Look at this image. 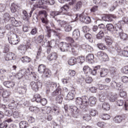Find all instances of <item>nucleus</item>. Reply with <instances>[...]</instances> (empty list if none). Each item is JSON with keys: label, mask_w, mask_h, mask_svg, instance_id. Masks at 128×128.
I'll return each instance as SVG.
<instances>
[{"label": "nucleus", "mask_w": 128, "mask_h": 128, "mask_svg": "<svg viewBox=\"0 0 128 128\" xmlns=\"http://www.w3.org/2000/svg\"><path fill=\"white\" fill-rule=\"evenodd\" d=\"M66 40L68 42L66 43V42H61L60 44V50L61 52H72L74 56H78V48L79 44L78 42H76L72 37H66Z\"/></svg>", "instance_id": "1"}, {"label": "nucleus", "mask_w": 128, "mask_h": 128, "mask_svg": "<svg viewBox=\"0 0 128 128\" xmlns=\"http://www.w3.org/2000/svg\"><path fill=\"white\" fill-rule=\"evenodd\" d=\"M76 103L79 108L84 110L86 112L88 106H90V98L86 96H82V98H78L76 99Z\"/></svg>", "instance_id": "2"}, {"label": "nucleus", "mask_w": 128, "mask_h": 128, "mask_svg": "<svg viewBox=\"0 0 128 128\" xmlns=\"http://www.w3.org/2000/svg\"><path fill=\"white\" fill-rule=\"evenodd\" d=\"M70 8V6L68 4H65L60 8L59 11H52L50 12V16L53 18H54L56 16H60V14H66V16H70V14L66 12L65 13L64 12H68Z\"/></svg>", "instance_id": "3"}, {"label": "nucleus", "mask_w": 128, "mask_h": 128, "mask_svg": "<svg viewBox=\"0 0 128 128\" xmlns=\"http://www.w3.org/2000/svg\"><path fill=\"white\" fill-rule=\"evenodd\" d=\"M3 20L5 22H8L11 20L12 24L14 26H22V22L16 20L15 18L10 17V15L8 13H4L3 15Z\"/></svg>", "instance_id": "4"}, {"label": "nucleus", "mask_w": 128, "mask_h": 128, "mask_svg": "<svg viewBox=\"0 0 128 128\" xmlns=\"http://www.w3.org/2000/svg\"><path fill=\"white\" fill-rule=\"evenodd\" d=\"M38 16H40V20L42 24H48V12L44 10H40L38 12Z\"/></svg>", "instance_id": "5"}, {"label": "nucleus", "mask_w": 128, "mask_h": 128, "mask_svg": "<svg viewBox=\"0 0 128 128\" xmlns=\"http://www.w3.org/2000/svg\"><path fill=\"white\" fill-rule=\"evenodd\" d=\"M57 22H58V24L60 26L61 28H64V30L66 32H68L72 30V26L70 24H68V22L64 20H57Z\"/></svg>", "instance_id": "6"}, {"label": "nucleus", "mask_w": 128, "mask_h": 128, "mask_svg": "<svg viewBox=\"0 0 128 128\" xmlns=\"http://www.w3.org/2000/svg\"><path fill=\"white\" fill-rule=\"evenodd\" d=\"M19 40L20 38L16 34H12L10 38H8V40L10 44H18Z\"/></svg>", "instance_id": "7"}, {"label": "nucleus", "mask_w": 128, "mask_h": 128, "mask_svg": "<svg viewBox=\"0 0 128 128\" xmlns=\"http://www.w3.org/2000/svg\"><path fill=\"white\" fill-rule=\"evenodd\" d=\"M30 86L33 90H34V92H38V88L42 86V84L40 82H36L34 81H32L30 83Z\"/></svg>", "instance_id": "8"}, {"label": "nucleus", "mask_w": 128, "mask_h": 128, "mask_svg": "<svg viewBox=\"0 0 128 128\" xmlns=\"http://www.w3.org/2000/svg\"><path fill=\"white\" fill-rule=\"evenodd\" d=\"M46 84L49 88L50 90H54V88H60V85L54 83V82H52L50 80H48Z\"/></svg>", "instance_id": "9"}, {"label": "nucleus", "mask_w": 128, "mask_h": 128, "mask_svg": "<svg viewBox=\"0 0 128 128\" xmlns=\"http://www.w3.org/2000/svg\"><path fill=\"white\" fill-rule=\"evenodd\" d=\"M122 32V26L120 24H116L115 26V29L114 31V34L116 38L120 36V34Z\"/></svg>", "instance_id": "10"}, {"label": "nucleus", "mask_w": 128, "mask_h": 128, "mask_svg": "<svg viewBox=\"0 0 128 128\" xmlns=\"http://www.w3.org/2000/svg\"><path fill=\"white\" fill-rule=\"evenodd\" d=\"M70 112H72V116L74 118H77L78 114V108L77 106H70Z\"/></svg>", "instance_id": "11"}, {"label": "nucleus", "mask_w": 128, "mask_h": 128, "mask_svg": "<svg viewBox=\"0 0 128 128\" xmlns=\"http://www.w3.org/2000/svg\"><path fill=\"white\" fill-rule=\"evenodd\" d=\"M115 50H116L117 52H118L119 54H122L123 56L128 58V51L126 50V48H124V50H122L120 48L116 46Z\"/></svg>", "instance_id": "12"}, {"label": "nucleus", "mask_w": 128, "mask_h": 128, "mask_svg": "<svg viewBox=\"0 0 128 128\" xmlns=\"http://www.w3.org/2000/svg\"><path fill=\"white\" fill-rule=\"evenodd\" d=\"M79 20L81 22H84V24H90L92 22L90 18L82 15L79 16Z\"/></svg>", "instance_id": "13"}, {"label": "nucleus", "mask_w": 128, "mask_h": 128, "mask_svg": "<svg viewBox=\"0 0 128 128\" xmlns=\"http://www.w3.org/2000/svg\"><path fill=\"white\" fill-rule=\"evenodd\" d=\"M98 74H100L101 78H104V76H108V70L106 68H100Z\"/></svg>", "instance_id": "14"}, {"label": "nucleus", "mask_w": 128, "mask_h": 128, "mask_svg": "<svg viewBox=\"0 0 128 128\" xmlns=\"http://www.w3.org/2000/svg\"><path fill=\"white\" fill-rule=\"evenodd\" d=\"M56 58H58V54L56 52L51 53L47 57V60L50 62L56 60Z\"/></svg>", "instance_id": "15"}, {"label": "nucleus", "mask_w": 128, "mask_h": 128, "mask_svg": "<svg viewBox=\"0 0 128 128\" xmlns=\"http://www.w3.org/2000/svg\"><path fill=\"white\" fill-rule=\"evenodd\" d=\"M16 54H14L10 52L6 54L5 56V60H16Z\"/></svg>", "instance_id": "16"}, {"label": "nucleus", "mask_w": 128, "mask_h": 128, "mask_svg": "<svg viewBox=\"0 0 128 128\" xmlns=\"http://www.w3.org/2000/svg\"><path fill=\"white\" fill-rule=\"evenodd\" d=\"M94 54H89L86 56V62H88V64H94Z\"/></svg>", "instance_id": "17"}, {"label": "nucleus", "mask_w": 128, "mask_h": 128, "mask_svg": "<svg viewBox=\"0 0 128 128\" xmlns=\"http://www.w3.org/2000/svg\"><path fill=\"white\" fill-rule=\"evenodd\" d=\"M26 69H22L21 70L19 71L18 73L16 74V78L18 80H20L22 78L24 74H26Z\"/></svg>", "instance_id": "18"}, {"label": "nucleus", "mask_w": 128, "mask_h": 128, "mask_svg": "<svg viewBox=\"0 0 128 128\" xmlns=\"http://www.w3.org/2000/svg\"><path fill=\"white\" fill-rule=\"evenodd\" d=\"M110 86L114 89V90H118V88H120L122 86V83L118 82H116L115 81H112L110 82Z\"/></svg>", "instance_id": "19"}, {"label": "nucleus", "mask_w": 128, "mask_h": 128, "mask_svg": "<svg viewBox=\"0 0 128 128\" xmlns=\"http://www.w3.org/2000/svg\"><path fill=\"white\" fill-rule=\"evenodd\" d=\"M54 30L50 28V27L48 26H46V38H52V32H53L54 34Z\"/></svg>", "instance_id": "20"}, {"label": "nucleus", "mask_w": 128, "mask_h": 128, "mask_svg": "<svg viewBox=\"0 0 128 128\" xmlns=\"http://www.w3.org/2000/svg\"><path fill=\"white\" fill-rule=\"evenodd\" d=\"M4 86L8 88H12L14 86V82L12 81H6L3 82Z\"/></svg>", "instance_id": "21"}, {"label": "nucleus", "mask_w": 128, "mask_h": 128, "mask_svg": "<svg viewBox=\"0 0 128 128\" xmlns=\"http://www.w3.org/2000/svg\"><path fill=\"white\" fill-rule=\"evenodd\" d=\"M62 94V88H60L58 87L57 88L56 90H54V92H53L52 93V96H60V94Z\"/></svg>", "instance_id": "22"}, {"label": "nucleus", "mask_w": 128, "mask_h": 128, "mask_svg": "<svg viewBox=\"0 0 128 128\" xmlns=\"http://www.w3.org/2000/svg\"><path fill=\"white\" fill-rule=\"evenodd\" d=\"M42 74V77L45 78H50L52 76V72H50V70H48V68L46 69V70Z\"/></svg>", "instance_id": "23"}, {"label": "nucleus", "mask_w": 128, "mask_h": 128, "mask_svg": "<svg viewBox=\"0 0 128 128\" xmlns=\"http://www.w3.org/2000/svg\"><path fill=\"white\" fill-rule=\"evenodd\" d=\"M96 98L92 96L89 98V105L94 106L96 104Z\"/></svg>", "instance_id": "24"}, {"label": "nucleus", "mask_w": 128, "mask_h": 128, "mask_svg": "<svg viewBox=\"0 0 128 128\" xmlns=\"http://www.w3.org/2000/svg\"><path fill=\"white\" fill-rule=\"evenodd\" d=\"M26 87H18L17 88V92L20 94H24L26 92Z\"/></svg>", "instance_id": "25"}, {"label": "nucleus", "mask_w": 128, "mask_h": 128, "mask_svg": "<svg viewBox=\"0 0 128 128\" xmlns=\"http://www.w3.org/2000/svg\"><path fill=\"white\" fill-rule=\"evenodd\" d=\"M106 94L104 92H102L99 95V100L101 102H104L106 100Z\"/></svg>", "instance_id": "26"}, {"label": "nucleus", "mask_w": 128, "mask_h": 128, "mask_svg": "<svg viewBox=\"0 0 128 128\" xmlns=\"http://www.w3.org/2000/svg\"><path fill=\"white\" fill-rule=\"evenodd\" d=\"M107 30L111 32L112 34H114V26L112 24H107L106 26Z\"/></svg>", "instance_id": "27"}, {"label": "nucleus", "mask_w": 128, "mask_h": 128, "mask_svg": "<svg viewBox=\"0 0 128 128\" xmlns=\"http://www.w3.org/2000/svg\"><path fill=\"white\" fill-rule=\"evenodd\" d=\"M85 58L84 56H79L76 58V64H82L84 62Z\"/></svg>", "instance_id": "28"}, {"label": "nucleus", "mask_w": 128, "mask_h": 128, "mask_svg": "<svg viewBox=\"0 0 128 128\" xmlns=\"http://www.w3.org/2000/svg\"><path fill=\"white\" fill-rule=\"evenodd\" d=\"M122 120H124V117L121 116H117L114 118V120L116 124H120L122 122Z\"/></svg>", "instance_id": "29"}, {"label": "nucleus", "mask_w": 128, "mask_h": 128, "mask_svg": "<svg viewBox=\"0 0 128 128\" xmlns=\"http://www.w3.org/2000/svg\"><path fill=\"white\" fill-rule=\"evenodd\" d=\"M80 36V30H78L76 29L74 30L72 32V36L75 40H78Z\"/></svg>", "instance_id": "30"}, {"label": "nucleus", "mask_w": 128, "mask_h": 128, "mask_svg": "<svg viewBox=\"0 0 128 128\" xmlns=\"http://www.w3.org/2000/svg\"><path fill=\"white\" fill-rule=\"evenodd\" d=\"M100 66H96L94 68V69L92 70L91 69L90 72V74H92V76H96V74H98V70Z\"/></svg>", "instance_id": "31"}, {"label": "nucleus", "mask_w": 128, "mask_h": 128, "mask_svg": "<svg viewBox=\"0 0 128 128\" xmlns=\"http://www.w3.org/2000/svg\"><path fill=\"white\" fill-rule=\"evenodd\" d=\"M12 94V92L10 90H4L2 94V96L4 98H8Z\"/></svg>", "instance_id": "32"}, {"label": "nucleus", "mask_w": 128, "mask_h": 128, "mask_svg": "<svg viewBox=\"0 0 128 128\" xmlns=\"http://www.w3.org/2000/svg\"><path fill=\"white\" fill-rule=\"evenodd\" d=\"M20 60L21 62L24 64H28V62H30V58L28 56H22Z\"/></svg>", "instance_id": "33"}, {"label": "nucleus", "mask_w": 128, "mask_h": 128, "mask_svg": "<svg viewBox=\"0 0 128 128\" xmlns=\"http://www.w3.org/2000/svg\"><path fill=\"white\" fill-rule=\"evenodd\" d=\"M46 67L44 64H40L38 67V72L40 74H42L46 69Z\"/></svg>", "instance_id": "34"}, {"label": "nucleus", "mask_w": 128, "mask_h": 128, "mask_svg": "<svg viewBox=\"0 0 128 128\" xmlns=\"http://www.w3.org/2000/svg\"><path fill=\"white\" fill-rule=\"evenodd\" d=\"M116 16L114 14H109L106 16V22H112L114 18H116Z\"/></svg>", "instance_id": "35"}, {"label": "nucleus", "mask_w": 128, "mask_h": 128, "mask_svg": "<svg viewBox=\"0 0 128 128\" xmlns=\"http://www.w3.org/2000/svg\"><path fill=\"white\" fill-rule=\"evenodd\" d=\"M104 38V31L100 30L98 33L96 35V38L98 40H102Z\"/></svg>", "instance_id": "36"}, {"label": "nucleus", "mask_w": 128, "mask_h": 128, "mask_svg": "<svg viewBox=\"0 0 128 128\" xmlns=\"http://www.w3.org/2000/svg\"><path fill=\"white\" fill-rule=\"evenodd\" d=\"M8 108L10 110H16V104L14 100H12V102L8 105Z\"/></svg>", "instance_id": "37"}, {"label": "nucleus", "mask_w": 128, "mask_h": 128, "mask_svg": "<svg viewBox=\"0 0 128 128\" xmlns=\"http://www.w3.org/2000/svg\"><path fill=\"white\" fill-rule=\"evenodd\" d=\"M18 50H20V52H26L28 50V48H26V46L25 45H20L18 48Z\"/></svg>", "instance_id": "38"}, {"label": "nucleus", "mask_w": 128, "mask_h": 128, "mask_svg": "<svg viewBox=\"0 0 128 128\" xmlns=\"http://www.w3.org/2000/svg\"><path fill=\"white\" fill-rule=\"evenodd\" d=\"M20 128H26L28 126V124L26 121H22L19 124Z\"/></svg>", "instance_id": "39"}, {"label": "nucleus", "mask_w": 128, "mask_h": 128, "mask_svg": "<svg viewBox=\"0 0 128 128\" xmlns=\"http://www.w3.org/2000/svg\"><path fill=\"white\" fill-rule=\"evenodd\" d=\"M102 108L104 110H110V106L108 103L105 102L102 104Z\"/></svg>", "instance_id": "40"}, {"label": "nucleus", "mask_w": 128, "mask_h": 128, "mask_svg": "<svg viewBox=\"0 0 128 128\" xmlns=\"http://www.w3.org/2000/svg\"><path fill=\"white\" fill-rule=\"evenodd\" d=\"M66 98L68 100H72L74 98V94L72 92H69Z\"/></svg>", "instance_id": "41"}, {"label": "nucleus", "mask_w": 128, "mask_h": 128, "mask_svg": "<svg viewBox=\"0 0 128 128\" xmlns=\"http://www.w3.org/2000/svg\"><path fill=\"white\" fill-rule=\"evenodd\" d=\"M10 10L12 14L16 12V9L18 8V5L14 4V3H12L10 6Z\"/></svg>", "instance_id": "42"}, {"label": "nucleus", "mask_w": 128, "mask_h": 128, "mask_svg": "<svg viewBox=\"0 0 128 128\" xmlns=\"http://www.w3.org/2000/svg\"><path fill=\"white\" fill-rule=\"evenodd\" d=\"M68 64L70 66H74L76 64V58H72L68 60Z\"/></svg>", "instance_id": "43"}, {"label": "nucleus", "mask_w": 128, "mask_h": 128, "mask_svg": "<svg viewBox=\"0 0 128 128\" xmlns=\"http://www.w3.org/2000/svg\"><path fill=\"white\" fill-rule=\"evenodd\" d=\"M83 71L84 72V74H90V72H92V68H90V66H85L83 68Z\"/></svg>", "instance_id": "44"}, {"label": "nucleus", "mask_w": 128, "mask_h": 128, "mask_svg": "<svg viewBox=\"0 0 128 128\" xmlns=\"http://www.w3.org/2000/svg\"><path fill=\"white\" fill-rule=\"evenodd\" d=\"M82 6V2H78L74 7L75 10H80Z\"/></svg>", "instance_id": "45"}, {"label": "nucleus", "mask_w": 128, "mask_h": 128, "mask_svg": "<svg viewBox=\"0 0 128 128\" xmlns=\"http://www.w3.org/2000/svg\"><path fill=\"white\" fill-rule=\"evenodd\" d=\"M44 35H39L37 38L36 39V42H38V44H42V42L44 40Z\"/></svg>", "instance_id": "46"}, {"label": "nucleus", "mask_w": 128, "mask_h": 128, "mask_svg": "<svg viewBox=\"0 0 128 128\" xmlns=\"http://www.w3.org/2000/svg\"><path fill=\"white\" fill-rule=\"evenodd\" d=\"M53 34V36H54L56 38H58V40H60V38H62V33L58 32L54 30Z\"/></svg>", "instance_id": "47"}, {"label": "nucleus", "mask_w": 128, "mask_h": 128, "mask_svg": "<svg viewBox=\"0 0 128 128\" xmlns=\"http://www.w3.org/2000/svg\"><path fill=\"white\" fill-rule=\"evenodd\" d=\"M100 118L106 120H110V116L108 114H102L100 116Z\"/></svg>", "instance_id": "48"}, {"label": "nucleus", "mask_w": 128, "mask_h": 128, "mask_svg": "<svg viewBox=\"0 0 128 128\" xmlns=\"http://www.w3.org/2000/svg\"><path fill=\"white\" fill-rule=\"evenodd\" d=\"M34 98H35V100L36 102H40L42 96H40V94H36L34 96Z\"/></svg>", "instance_id": "49"}, {"label": "nucleus", "mask_w": 128, "mask_h": 128, "mask_svg": "<svg viewBox=\"0 0 128 128\" xmlns=\"http://www.w3.org/2000/svg\"><path fill=\"white\" fill-rule=\"evenodd\" d=\"M105 40L106 44H108V46H110L112 44V38H110V36H106Z\"/></svg>", "instance_id": "50"}, {"label": "nucleus", "mask_w": 128, "mask_h": 128, "mask_svg": "<svg viewBox=\"0 0 128 128\" xmlns=\"http://www.w3.org/2000/svg\"><path fill=\"white\" fill-rule=\"evenodd\" d=\"M52 112H54L56 116L58 115V114H60V108L56 106H54L52 110Z\"/></svg>", "instance_id": "51"}, {"label": "nucleus", "mask_w": 128, "mask_h": 128, "mask_svg": "<svg viewBox=\"0 0 128 128\" xmlns=\"http://www.w3.org/2000/svg\"><path fill=\"white\" fill-rule=\"evenodd\" d=\"M119 36H120V38L123 40H126L128 38V34L122 32L120 34Z\"/></svg>", "instance_id": "52"}, {"label": "nucleus", "mask_w": 128, "mask_h": 128, "mask_svg": "<svg viewBox=\"0 0 128 128\" xmlns=\"http://www.w3.org/2000/svg\"><path fill=\"white\" fill-rule=\"evenodd\" d=\"M97 46L100 50H104L106 48V46L104 44H98Z\"/></svg>", "instance_id": "53"}, {"label": "nucleus", "mask_w": 128, "mask_h": 128, "mask_svg": "<svg viewBox=\"0 0 128 128\" xmlns=\"http://www.w3.org/2000/svg\"><path fill=\"white\" fill-rule=\"evenodd\" d=\"M23 19L24 20H26L28 18V12L26 10L22 11V16Z\"/></svg>", "instance_id": "54"}, {"label": "nucleus", "mask_w": 128, "mask_h": 128, "mask_svg": "<svg viewBox=\"0 0 128 128\" xmlns=\"http://www.w3.org/2000/svg\"><path fill=\"white\" fill-rule=\"evenodd\" d=\"M117 98H118V95L112 94L110 96V102H116V100Z\"/></svg>", "instance_id": "55"}, {"label": "nucleus", "mask_w": 128, "mask_h": 128, "mask_svg": "<svg viewBox=\"0 0 128 128\" xmlns=\"http://www.w3.org/2000/svg\"><path fill=\"white\" fill-rule=\"evenodd\" d=\"M83 119L86 122H90L92 120V116L89 114H86L83 116Z\"/></svg>", "instance_id": "56"}, {"label": "nucleus", "mask_w": 128, "mask_h": 128, "mask_svg": "<svg viewBox=\"0 0 128 128\" xmlns=\"http://www.w3.org/2000/svg\"><path fill=\"white\" fill-rule=\"evenodd\" d=\"M110 70V74L112 76H116V68L111 67Z\"/></svg>", "instance_id": "57"}, {"label": "nucleus", "mask_w": 128, "mask_h": 128, "mask_svg": "<svg viewBox=\"0 0 128 128\" xmlns=\"http://www.w3.org/2000/svg\"><path fill=\"white\" fill-rule=\"evenodd\" d=\"M6 6L4 4H0V12H2L6 10Z\"/></svg>", "instance_id": "58"}, {"label": "nucleus", "mask_w": 128, "mask_h": 128, "mask_svg": "<svg viewBox=\"0 0 128 128\" xmlns=\"http://www.w3.org/2000/svg\"><path fill=\"white\" fill-rule=\"evenodd\" d=\"M38 34V28H33L29 34H32V36H36Z\"/></svg>", "instance_id": "59"}, {"label": "nucleus", "mask_w": 128, "mask_h": 128, "mask_svg": "<svg viewBox=\"0 0 128 128\" xmlns=\"http://www.w3.org/2000/svg\"><path fill=\"white\" fill-rule=\"evenodd\" d=\"M42 110H45L46 114H50L52 112V108L50 106H45L42 109Z\"/></svg>", "instance_id": "60"}, {"label": "nucleus", "mask_w": 128, "mask_h": 128, "mask_svg": "<svg viewBox=\"0 0 128 128\" xmlns=\"http://www.w3.org/2000/svg\"><path fill=\"white\" fill-rule=\"evenodd\" d=\"M90 114L92 116H96L98 114V112L96 110L92 109L90 110Z\"/></svg>", "instance_id": "61"}, {"label": "nucleus", "mask_w": 128, "mask_h": 128, "mask_svg": "<svg viewBox=\"0 0 128 128\" xmlns=\"http://www.w3.org/2000/svg\"><path fill=\"white\" fill-rule=\"evenodd\" d=\"M56 101L58 104H62V96L59 95V96H57L56 97Z\"/></svg>", "instance_id": "62"}, {"label": "nucleus", "mask_w": 128, "mask_h": 128, "mask_svg": "<svg viewBox=\"0 0 128 128\" xmlns=\"http://www.w3.org/2000/svg\"><path fill=\"white\" fill-rule=\"evenodd\" d=\"M8 128V123L5 121L3 122L0 124V128Z\"/></svg>", "instance_id": "63"}, {"label": "nucleus", "mask_w": 128, "mask_h": 128, "mask_svg": "<svg viewBox=\"0 0 128 128\" xmlns=\"http://www.w3.org/2000/svg\"><path fill=\"white\" fill-rule=\"evenodd\" d=\"M122 72L124 74H128V66H125L122 69Z\"/></svg>", "instance_id": "64"}]
</instances>
